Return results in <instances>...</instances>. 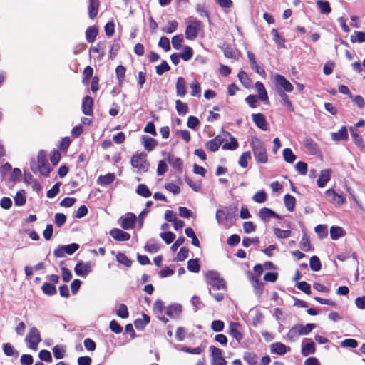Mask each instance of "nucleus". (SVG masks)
<instances>
[{
    "label": "nucleus",
    "mask_w": 365,
    "mask_h": 365,
    "mask_svg": "<svg viewBox=\"0 0 365 365\" xmlns=\"http://www.w3.org/2000/svg\"><path fill=\"white\" fill-rule=\"evenodd\" d=\"M74 272L78 276L86 277L92 272L91 263H83L80 261L76 264Z\"/></svg>",
    "instance_id": "nucleus-12"
},
{
    "label": "nucleus",
    "mask_w": 365,
    "mask_h": 365,
    "mask_svg": "<svg viewBox=\"0 0 365 365\" xmlns=\"http://www.w3.org/2000/svg\"><path fill=\"white\" fill-rule=\"evenodd\" d=\"M157 145L158 141L155 138H150L149 136L143 137V146L146 150L149 152L152 151L155 148Z\"/></svg>",
    "instance_id": "nucleus-28"
},
{
    "label": "nucleus",
    "mask_w": 365,
    "mask_h": 365,
    "mask_svg": "<svg viewBox=\"0 0 365 365\" xmlns=\"http://www.w3.org/2000/svg\"><path fill=\"white\" fill-rule=\"evenodd\" d=\"M61 182H56L49 190L47 191L46 196L48 198L55 197L60 192Z\"/></svg>",
    "instance_id": "nucleus-62"
},
{
    "label": "nucleus",
    "mask_w": 365,
    "mask_h": 365,
    "mask_svg": "<svg viewBox=\"0 0 365 365\" xmlns=\"http://www.w3.org/2000/svg\"><path fill=\"white\" fill-rule=\"evenodd\" d=\"M99 5V0H89L88 11L90 19H93L97 16Z\"/></svg>",
    "instance_id": "nucleus-22"
},
{
    "label": "nucleus",
    "mask_w": 365,
    "mask_h": 365,
    "mask_svg": "<svg viewBox=\"0 0 365 365\" xmlns=\"http://www.w3.org/2000/svg\"><path fill=\"white\" fill-rule=\"evenodd\" d=\"M276 86H279L284 89L283 91L290 93L294 90L292 83L282 75L277 74L274 77Z\"/></svg>",
    "instance_id": "nucleus-11"
},
{
    "label": "nucleus",
    "mask_w": 365,
    "mask_h": 365,
    "mask_svg": "<svg viewBox=\"0 0 365 365\" xmlns=\"http://www.w3.org/2000/svg\"><path fill=\"white\" fill-rule=\"evenodd\" d=\"M350 130L351 132L352 139H353L354 143L356 144V145L358 147H360V148H364V143L362 136L361 135H359V133L358 132L353 130L352 128H351Z\"/></svg>",
    "instance_id": "nucleus-46"
},
{
    "label": "nucleus",
    "mask_w": 365,
    "mask_h": 365,
    "mask_svg": "<svg viewBox=\"0 0 365 365\" xmlns=\"http://www.w3.org/2000/svg\"><path fill=\"white\" fill-rule=\"evenodd\" d=\"M136 192L139 195H140L142 197H149L152 195V193L150 191L149 188L145 184H140V185H138V186L137 187V190H136Z\"/></svg>",
    "instance_id": "nucleus-49"
},
{
    "label": "nucleus",
    "mask_w": 365,
    "mask_h": 365,
    "mask_svg": "<svg viewBox=\"0 0 365 365\" xmlns=\"http://www.w3.org/2000/svg\"><path fill=\"white\" fill-rule=\"evenodd\" d=\"M310 269L314 272H319L322 269V264L319 258L314 255L309 259Z\"/></svg>",
    "instance_id": "nucleus-37"
},
{
    "label": "nucleus",
    "mask_w": 365,
    "mask_h": 365,
    "mask_svg": "<svg viewBox=\"0 0 365 365\" xmlns=\"http://www.w3.org/2000/svg\"><path fill=\"white\" fill-rule=\"evenodd\" d=\"M273 231L274 235L279 239L287 238L292 233L289 230H281L280 228H274Z\"/></svg>",
    "instance_id": "nucleus-59"
},
{
    "label": "nucleus",
    "mask_w": 365,
    "mask_h": 365,
    "mask_svg": "<svg viewBox=\"0 0 365 365\" xmlns=\"http://www.w3.org/2000/svg\"><path fill=\"white\" fill-rule=\"evenodd\" d=\"M349 138L347 128L342 126L336 133H331V138L334 141L347 140Z\"/></svg>",
    "instance_id": "nucleus-25"
},
{
    "label": "nucleus",
    "mask_w": 365,
    "mask_h": 365,
    "mask_svg": "<svg viewBox=\"0 0 365 365\" xmlns=\"http://www.w3.org/2000/svg\"><path fill=\"white\" fill-rule=\"evenodd\" d=\"M316 351L315 344L313 341L308 342L304 344L302 347V354L307 356L309 354H314Z\"/></svg>",
    "instance_id": "nucleus-35"
},
{
    "label": "nucleus",
    "mask_w": 365,
    "mask_h": 365,
    "mask_svg": "<svg viewBox=\"0 0 365 365\" xmlns=\"http://www.w3.org/2000/svg\"><path fill=\"white\" fill-rule=\"evenodd\" d=\"M344 235V231L341 227L332 226L330 228V236L332 240H336Z\"/></svg>",
    "instance_id": "nucleus-39"
},
{
    "label": "nucleus",
    "mask_w": 365,
    "mask_h": 365,
    "mask_svg": "<svg viewBox=\"0 0 365 365\" xmlns=\"http://www.w3.org/2000/svg\"><path fill=\"white\" fill-rule=\"evenodd\" d=\"M222 138L220 135H217L215 138L208 140L205 143V148L211 152H216L217 150H218L220 146L222 144Z\"/></svg>",
    "instance_id": "nucleus-19"
},
{
    "label": "nucleus",
    "mask_w": 365,
    "mask_h": 365,
    "mask_svg": "<svg viewBox=\"0 0 365 365\" xmlns=\"http://www.w3.org/2000/svg\"><path fill=\"white\" fill-rule=\"evenodd\" d=\"M209 350L212 357V365H227V361L222 356V351L220 349L210 346Z\"/></svg>",
    "instance_id": "nucleus-8"
},
{
    "label": "nucleus",
    "mask_w": 365,
    "mask_h": 365,
    "mask_svg": "<svg viewBox=\"0 0 365 365\" xmlns=\"http://www.w3.org/2000/svg\"><path fill=\"white\" fill-rule=\"evenodd\" d=\"M187 269L190 272L198 273L200 270L199 259L197 258L190 259L187 262Z\"/></svg>",
    "instance_id": "nucleus-43"
},
{
    "label": "nucleus",
    "mask_w": 365,
    "mask_h": 365,
    "mask_svg": "<svg viewBox=\"0 0 365 365\" xmlns=\"http://www.w3.org/2000/svg\"><path fill=\"white\" fill-rule=\"evenodd\" d=\"M247 274L250 282L254 288L255 294L257 295H261L264 289L263 283L260 282L258 277H255L251 272H247Z\"/></svg>",
    "instance_id": "nucleus-13"
},
{
    "label": "nucleus",
    "mask_w": 365,
    "mask_h": 365,
    "mask_svg": "<svg viewBox=\"0 0 365 365\" xmlns=\"http://www.w3.org/2000/svg\"><path fill=\"white\" fill-rule=\"evenodd\" d=\"M239 81L240 83L246 88H249L252 85V81L249 78L247 73L244 71H240L237 75Z\"/></svg>",
    "instance_id": "nucleus-36"
},
{
    "label": "nucleus",
    "mask_w": 365,
    "mask_h": 365,
    "mask_svg": "<svg viewBox=\"0 0 365 365\" xmlns=\"http://www.w3.org/2000/svg\"><path fill=\"white\" fill-rule=\"evenodd\" d=\"M317 5L320 9V12L324 14H329L331 11L329 3L325 0H317Z\"/></svg>",
    "instance_id": "nucleus-38"
},
{
    "label": "nucleus",
    "mask_w": 365,
    "mask_h": 365,
    "mask_svg": "<svg viewBox=\"0 0 365 365\" xmlns=\"http://www.w3.org/2000/svg\"><path fill=\"white\" fill-rule=\"evenodd\" d=\"M168 160L172 165L173 169L179 171L180 173L182 172L183 161L180 158H174L173 156H168Z\"/></svg>",
    "instance_id": "nucleus-30"
},
{
    "label": "nucleus",
    "mask_w": 365,
    "mask_h": 365,
    "mask_svg": "<svg viewBox=\"0 0 365 365\" xmlns=\"http://www.w3.org/2000/svg\"><path fill=\"white\" fill-rule=\"evenodd\" d=\"M180 56V58L185 61H190L192 56H193V50L191 47L189 46H185L183 48V52L181 53H179Z\"/></svg>",
    "instance_id": "nucleus-48"
},
{
    "label": "nucleus",
    "mask_w": 365,
    "mask_h": 365,
    "mask_svg": "<svg viewBox=\"0 0 365 365\" xmlns=\"http://www.w3.org/2000/svg\"><path fill=\"white\" fill-rule=\"evenodd\" d=\"M181 312L182 307L178 304H172L166 309V314L170 317H173L174 315L178 316Z\"/></svg>",
    "instance_id": "nucleus-33"
},
{
    "label": "nucleus",
    "mask_w": 365,
    "mask_h": 365,
    "mask_svg": "<svg viewBox=\"0 0 365 365\" xmlns=\"http://www.w3.org/2000/svg\"><path fill=\"white\" fill-rule=\"evenodd\" d=\"M176 93L180 97H184L187 93L186 82L183 77H178L177 78Z\"/></svg>",
    "instance_id": "nucleus-24"
},
{
    "label": "nucleus",
    "mask_w": 365,
    "mask_h": 365,
    "mask_svg": "<svg viewBox=\"0 0 365 365\" xmlns=\"http://www.w3.org/2000/svg\"><path fill=\"white\" fill-rule=\"evenodd\" d=\"M31 168L34 173L38 172L41 175L48 177L51 173V168L47 159V155L45 150H41L37 155V165H31Z\"/></svg>",
    "instance_id": "nucleus-2"
},
{
    "label": "nucleus",
    "mask_w": 365,
    "mask_h": 365,
    "mask_svg": "<svg viewBox=\"0 0 365 365\" xmlns=\"http://www.w3.org/2000/svg\"><path fill=\"white\" fill-rule=\"evenodd\" d=\"M251 158L250 151H246L242 153L239 158V165L242 168H247L248 165L247 160Z\"/></svg>",
    "instance_id": "nucleus-60"
},
{
    "label": "nucleus",
    "mask_w": 365,
    "mask_h": 365,
    "mask_svg": "<svg viewBox=\"0 0 365 365\" xmlns=\"http://www.w3.org/2000/svg\"><path fill=\"white\" fill-rule=\"evenodd\" d=\"M314 230L321 239L324 238L328 235L327 227L325 225H318L315 227Z\"/></svg>",
    "instance_id": "nucleus-55"
},
{
    "label": "nucleus",
    "mask_w": 365,
    "mask_h": 365,
    "mask_svg": "<svg viewBox=\"0 0 365 365\" xmlns=\"http://www.w3.org/2000/svg\"><path fill=\"white\" fill-rule=\"evenodd\" d=\"M116 260L118 263L122 264L127 267H130L132 264V261L128 259L125 253L123 252H118L116 255Z\"/></svg>",
    "instance_id": "nucleus-45"
},
{
    "label": "nucleus",
    "mask_w": 365,
    "mask_h": 365,
    "mask_svg": "<svg viewBox=\"0 0 365 365\" xmlns=\"http://www.w3.org/2000/svg\"><path fill=\"white\" fill-rule=\"evenodd\" d=\"M147 155L142 152L133 155L130 159L131 165L136 168L139 173H146L149 170L150 163L148 161Z\"/></svg>",
    "instance_id": "nucleus-4"
},
{
    "label": "nucleus",
    "mask_w": 365,
    "mask_h": 365,
    "mask_svg": "<svg viewBox=\"0 0 365 365\" xmlns=\"http://www.w3.org/2000/svg\"><path fill=\"white\" fill-rule=\"evenodd\" d=\"M259 217L264 222H267L270 218L281 219L282 217L270 208L263 207L259 211Z\"/></svg>",
    "instance_id": "nucleus-15"
},
{
    "label": "nucleus",
    "mask_w": 365,
    "mask_h": 365,
    "mask_svg": "<svg viewBox=\"0 0 365 365\" xmlns=\"http://www.w3.org/2000/svg\"><path fill=\"white\" fill-rule=\"evenodd\" d=\"M170 70V67L166 61H163L161 63L155 67L156 73L159 76Z\"/></svg>",
    "instance_id": "nucleus-58"
},
{
    "label": "nucleus",
    "mask_w": 365,
    "mask_h": 365,
    "mask_svg": "<svg viewBox=\"0 0 365 365\" xmlns=\"http://www.w3.org/2000/svg\"><path fill=\"white\" fill-rule=\"evenodd\" d=\"M98 34L96 26H89L86 31V39L88 43H93Z\"/></svg>",
    "instance_id": "nucleus-27"
},
{
    "label": "nucleus",
    "mask_w": 365,
    "mask_h": 365,
    "mask_svg": "<svg viewBox=\"0 0 365 365\" xmlns=\"http://www.w3.org/2000/svg\"><path fill=\"white\" fill-rule=\"evenodd\" d=\"M136 222V216L133 213H129L128 216L122 217L120 226L124 230L133 229Z\"/></svg>",
    "instance_id": "nucleus-18"
},
{
    "label": "nucleus",
    "mask_w": 365,
    "mask_h": 365,
    "mask_svg": "<svg viewBox=\"0 0 365 365\" xmlns=\"http://www.w3.org/2000/svg\"><path fill=\"white\" fill-rule=\"evenodd\" d=\"M26 202L25 191L24 190L18 191L14 197V203L16 206H23Z\"/></svg>",
    "instance_id": "nucleus-44"
},
{
    "label": "nucleus",
    "mask_w": 365,
    "mask_h": 365,
    "mask_svg": "<svg viewBox=\"0 0 365 365\" xmlns=\"http://www.w3.org/2000/svg\"><path fill=\"white\" fill-rule=\"evenodd\" d=\"M252 118L258 128L264 131L268 130L267 120L262 113H253L252 115Z\"/></svg>",
    "instance_id": "nucleus-14"
},
{
    "label": "nucleus",
    "mask_w": 365,
    "mask_h": 365,
    "mask_svg": "<svg viewBox=\"0 0 365 365\" xmlns=\"http://www.w3.org/2000/svg\"><path fill=\"white\" fill-rule=\"evenodd\" d=\"M160 235L163 240L168 245L172 243L175 239V235L170 231L161 232Z\"/></svg>",
    "instance_id": "nucleus-56"
},
{
    "label": "nucleus",
    "mask_w": 365,
    "mask_h": 365,
    "mask_svg": "<svg viewBox=\"0 0 365 365\" xmlns=\"http://www.w3.org/2000/svg\"><path fill=\"white\" fill-rule=\"evenodd\" d=\"M116 314L119 317L122 319L128 318L129 316V312L127 306L124 304H120L118 306Z\"/></svg>",
    "instance_id": "nucleus-57"
},
{
    "label": "nucleus",
    "mask_w": 365,
    "mask_h": 365,
    "mask_svg": "<svg viewBox=\"0 0 365 365\" xmlns=\"http://www.w3.org/2000/svg\"><path fill=\"white\" fill-rule=\"evenodd\" d=\"M41 289L43 292L48 296H52L56 294V286L51 283L45 282L42 285Z\"/></svg>",
    "instance_id": "nucleus-42"
},
{
    "label": "nucleus",
    "mask_w": 365,
    "mask_h": 365,
    "mask_svg": "<svg viewBox=\"0 0 365 365\" xmlns=\"http://www.w3.org/2000/svg\"><path fill=\"white\" fill-rule=\"evenodd\" d=\"M201 29V22L193 21L188 24L185 29V38L188 40L195 39Z\"/></svg>",
    "instance_id": "nucleus-7"
},
{
    "label": "nucleus",
    "mask_w": 365,
    "mask_h": 365,
    "mask_svg": "<svg viewBox=\"0 0 365 365\" xmlns=\"http://www.w3.org/2000/svg\"><path fill=\"white\" fill-rule=\"evenodd\" d=\"M283 158L284 160L289 163H294L297 158L290 148H284L283 150Z\"/></svg>",
    "instance_id": "nucleus-52"
},
{
    "label": "nucleus",
    "mask_w": 365,
    "mask_h": 365,
    "mask_svg": "<svg viewBox=\"0 0 365 365\" xmlns=\"http://www.w3.org/2000/svg\"><path fill=\"white\" fill-rule=\"evenodd\" d=\"M267 195L264 190L257 191L252 196V200L257 203H263L267 200Z\"/></svg>",
    "instance_id": "nucleus-47"
},
{
    "label": "nucleus",
    "mask_w": 365,
    "mask_h": 365,
    "mask_svg": "<svg viewBox=\"0 0 365 365\" xmlns=\"http://www.w3.org/2000/svg\"><path fill=\"white\" fill-rule=\"evenodd\" d=\"M243 359L249 365H256L257 363V356L255 353L246 351L243 354Z\"/></svg>",
    "instance_id": "nucleus-41"
},
{
    "label": "nucleus",
    "mask_w": 365,
    "mask_h": 365,
    "mask_svg": "<svg viewBox=\"0 0 365 365\" xmlns=\"http://www.w3.org/2000/svg\"><path fill=\"white\" fill-rule=\"evenodd\" d=\"M284 205L286 208L290 211L292 212L296 205V199L294 197L292 196L289 194H287L284 197Z\"/></svg>",
    "instance_id": "nucleus-32"
},
{
    "label": "nucleus",
    "mask_w": 365,
    "mask_h": 365,
    "mask_svg": "<svg viewBox=\"0 0 365 365\" xmlns=\"http://www.w3.org/2000/svg\"><path fill=\"white\" fill-rule=\"evenodd\" d=\"M112 237L117 241H128L130 238V235L120 229L114 228L110 232Z\"/></svg>",
    "instance_id": "nucleus-16"
},
{
    "label": "nucleus",
    "mask_w": 365,
    "mask_h": 365,
    "mask_svg": "<svg viewBox=\"0 0 365 365\" xmlns=\"http://www.w3.org/2000/svg\"><path fill=\"white\" fill-rule=\"evenodd\" d=\"M255 86L258 93L259 98L264 103L269 104V98L264 84L261 81H257Z\"/></svg>",
    "instance_id": "nucleus-20"
},
{
    "label": "nucleus",
    "mask_w": 365,
    "mask_h": 365,
    "mask_svg": "<svg viewBox=\"0 0 365 365\" xmlns=\"http://www.w3.org/2000/svg\"><path fill=\"white\" fill-rule=\"evenodd\" d=\"M206 282L214 289L226 291L227 284L225 280L221 277L220 274L215 270H210L205 274Z\"/></svg>",
    "instance_id": "nucleus-3"
},
{
    "label": "nucleus",
    "mask_w": 365,
    "mask_h": 365,
    "mask_svg": "<svg viewBox=\"0 0 365 365\" xmlns=\"http://www.w3.org/2000/svg\"><path fill=\"white\" fill-rule=\"evenodd\" d=\"M175 108L178 113L181 115H185L188 112V106L185 103L182 102L180 100L175 101Z\"/></svg>",
    "instance_id": "nucleus-51"
},
{
    "label": "nucleus",
    "mask_w": 365,
    "mask_h": 365,
    "mask_svg": "<svg viewBox=\"0 0 365 365\" xmlns=\"http://www.w3.org/2000/svg\"><path fill=\"white\" fill-rule=\"evenodd\" d=\"M165 309L164 302L160 299H157L153 306V310L154 313L159 314H162Z\"/></svg>",
    "instance_id": "nucleus-63"
},
{
    "label": "nucleus",
    "mask_w": 365,
    "mask_h": 365,
    "mask_svg": "<svg viewBox=\"0 0 365 365\" xmlns=\"http://www.w3.org/2000/svg\"><path fill=\"white\" fill-rule=\"evenodd\" d=\"M300 248L304 252L312 250L309 239L306 235H304L300 240Z\"/></svg>",
    "instance_id": "nucleus-54"
},
{
    "label": "nucleus",
    "mask_w": 365,
    "mask_h": 365,
    "mask_svg": "<svg viewBox=\"0 0 365 365\" xmlns=\"http://www.w3.org/2000/svg\"><path fill=\"white\" fill-rule=\"evenodd\" d=\"M66 216L63 213H56L54 216V222L58 227H61L66 222Z\"/></svg>",
    "instance_id": "nucleus-64"
},
{
    "label": "nucleus",
    "mask_w": 365,
    "mask_h": 365,
    "mask_svg": "<svg viewBox=\"0 0 365 365\" xmlns=\"http://www.w3.org/2000/svg\"><path fill=\"white\" fill-rule=\"evenodd\" d=\"M297 324L299 326L301 335H307L316 327L315 324L313 323H308L306 325H303L302 324Z\"/></svg>",
    "instance_id": "nucleus-53"
},
{
    "label": "nucleus",
    "mask_w": 365,
    "mask_h": 365,
    "mask_svg": "<svg viewBox=\"0 0 365 365\" xmlns=\"http://www.w3.org/2000/svg\"><path fill=\"white\" fill-rule=\"evenodd\" d=\"M241 325L238 322H230L229 324V334L240 343L244 336L241 331Z\"/></svg>",
    "instance_id": "nucleus-10"
},
{
    "label": "nucleus",
    "mask_w": 365,
    "mask_h": 365,
    "mask_svg": "<svg viewBox=\"0 0 365 365\" xmlns=\"http://www.w3.org/2000/svg\"><path fill=\"white\" fill-rule=\"evenodd\" d=\"M79 248L77 243H71L67 245H60L53 251L56 257L61 258L65 257L66 254L72 255Z\"/></svg>",
    "instance_id": "nucleus-6"
},
{
    "label": "nucleus",
    "mask_w": 365,
    "mask_h": 365,
    "mask_svg": "<svg viewBox=\"0 0 365 365\" xmlns=\"http://www.w3.org/2000/svg\"><path fill=\"white\" fill-rule=\"evenodd\" d=\"M331 178V170L329 169L321 171L319 178L317 181L319 187H324Z\"/></svg>",
    "instance_id": "nucleus-21"
},
{
    "label": "nucleus",
    "mask_w": 365,
    "mask_h": 365,
    "mask_svg": "<svg viewBox=\"0 0 365 365\" xmlns=\"http://www.w3.org/2000/svg\"><path fill=\"white\" fill-rule=\"evenodd\" d=\"M93 100L91 96H86L82 102V112L86 115H93Z\"/></svg>",
    "instance_id": "nucleus-17"
},
{
    "label": "nucleus",
    "mask_w": 365,
    "mask_h": 365,
    "mask_svg": "<svg viewBox=\"0 0 365 365\" xmlns=\"http://www.w3.org/2000/svg\"><path fill=\"white\" fill-rule=\"evenodd\" d=\"M324 194L328 201L333 204L341 206L346 202L345 197L338 194L334 189H328L325 191Z\"/></svg>",
    "instance_id": "nucleus-9"
},
{
    "label": "nucleus",
    "mask_w": 365,
    "mask_h": 365,
    "mask_svg": "<svg viewBox=\"0 0 365 365\" xmlns=\"http://www.w3.org/2000/svg\"><path fill=\"white\" fill-rule=\"evenodd\" d=\"M120 48V39H114L113 45L110 48V58L113 59L117 56Z\"/></svg>",
    "instance_id": "nucleus-50"
},
{
    "label": "nucleus",
    "mask_w": 365,
    "mask_h": 365,
    "mask_svg": "<svg viewBox=\"0 0 365 365\" xmlns=\"http://www.w3.org/2000/svg\"><path fill=\"white\" fill-rule=\"evenodd\" d=\"M93 73V69L91 66H87L83 71V79L82 83L84 85H87L89 83L90 79L92 78Z\"/></svg>",
    "instance_id": "nucleus-40"
},
{
    "label": "nucleus",
    "mask_w": 365,
    "mask_h": 365,
    "mask_svg": "<svg viewBox=\"0 0 365 365\" xmlns=\"http://www.w3.org/2000/svg\"><path fill=\"white\" fill-rule=\"evenodd\" d=\"M250 146L252 148L255 160L258 163H266L268 156L264 143L258 138L254 136L251 138Z\"/></svg>",
    "instance_id": "nucleus-1"
},
{
    "label": "nucleus",
    "mask_w": 365,
    "mask_h": 365,
    "mask_svg": "<svg viewBox=\"0 0 365 365\" xmlns=\"http://www.w3.org/2000/svg\"><path fill=\"white\" fill-rule=\"evenodd\" d=\"M271 351L279 355H283L290 351V347L281 342H276L271 345Z\"/></svg>",
    "instance_id": "nucleus-23"
},
{
    "label": "nucleus",
    "mask_w": 365,
    "mask_h": 365,
    "mask_svg": "<svg viewBox=\"0 0 365 365\" xmlns=\"http://www.w3.org/2000/svg\"><path fill=\"white\" fill-rule=\"evenodd\" d=\"M299 336H301V333L298 324L292 327L287 334L288 341L292 342L295 341Z\"/></svg>",
    "instance_id": "nucleus-29"
},
{
    "label": "nucleus",
    "mask_w": 365,
    "mask_h": 365,
    "mask_svg": "<svg viewBox=\"0 0 365 365\" xmlns=\"http://www.w3.org/2000/svg\"><path fill=\"white\" fill-rule=\"evenodd\" d=\"M126 68L122 65H119L115 68V75L118 81L119 86L123 85L125 76Z\"/></svg>",
    "instance_id": "nucleus-34"
},
{
    "label": "nucleus",
    "mask_w": 365,
    "mask_h": 365,
    "mask_svg": "<svg viewBox=\"0 0 365 365\" xmlns=\"http://www.w3.org/2000/svg\"><path fill=\"white\" fill-rule=\"evenodd\" d=\"M277 93L279 96V97L282 99V101H284V105L287 106V109L290 112H294V107L292 101L289 100V96L286 94V93L281 89H278Z\"/></svg>",
    "instance_id": "nucleus-31"
},
{
    "label": "nucleus",
    "mask_w": 365,
    "mask_h": 365,
    "mask_svg": "<svg viewBox=\"0 0 365 365\" xmlns=\"http://www.w3.org/2000/svg\"><path fill=\"white\" fill-rule=\"evenodd\" d=\"M115 178V174L109 173L104 175H100L97 179V183L101 185H108L114 181Z\"/></svg>",
    "instance_id": "nucleus-26"
},
{
    "label": "nucleus",
    "mask_w": 365,
    "mask_h": 365,
    "mask_svg": "<svg viewBox=\"0 0 365 365\" xmlns=\"http://www.w3.org/2000/svg\"><path fill=\"white\" fill-rule=\"evenodd\" d=\"M205 349L204 346H200L195 348H190L187 346H183L181 349V351L185 353L191 354H200Z\"/></svg>",
    "instance_id": "nucleus-61"
},
{
    "label": "nucleus",
    "mask_w": 365,
    "mask_h": 365,
    "mask_svg": "<svg viewBox=\"0 0 365 365\" xmlns=\"http://www.w3.org/2000/svg\"><path fill=\"white\" fill-rule=\"evenodd\" d=\"M42 341L41 333L38 329L34 327L29 329L25 338V342L27 347L30 349L36 351L39 343Z\"/></svg>",
    "instance_id": "nucleus-5"
}]
</instances>
